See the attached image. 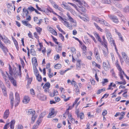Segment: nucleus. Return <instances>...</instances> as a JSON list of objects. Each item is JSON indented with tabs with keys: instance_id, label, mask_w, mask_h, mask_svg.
I'll return each instance as SVG.
<instances>
[{
	"instance_id": "052dcab7",
	"label": "nucleus",
	"mask_w": 129,
	"mask_h": 129,
	"mask_svg": "<svg viewBox=\"0 0 129 129\" xmlns=\"http://www.w3.org/2000/svg\"><path fill=\"white\" fill-rule=\"evenodd\" d=\"M71 52L73 54H75L76 53V50L75 48L74 47H72L71 48Z\"/></svg>"
},
{
	"instance_id": "de8ad7c7",
	"label": "nucleus",
	"mask_w": 129,
	"mask_h": 129,
	"mask_svg": "<svg viewBox=\"0 0 129 129\" xmlns=\"http://www.w3.org/2000/svg\"><path fill=\"white\" fill-rule=\"evenodd\" d=\"M2 89L3 92V93L4 95L5 96H7V92H6V87L3 88Z\"/></svg>"
},
{
	"instance_id": "c85d7f7f",
	"label": "nucleus",
	"mask_w": 129,
	"mask_h": 129,
	"mask_svg": "<svg viewBox=\"0 0 129 129\" xmlns=\"http://www.w3.org/2000/svg\"><path fill=\"white\" fill-rule=\"evenodd\" d=\"M94 24L95 27L98 30L101 31V32H103V30L98 25V24L96 23H94Z\"/></svg>"
},
{
	"instance_id": "49530a36",
	"label": "nucleus",
	"mask_w": 129,
	"mask_h": 129,
	"mask_svg": "<svg viewBox=\"0 0 129 129\" xmlns=\"http://www.w3.org/2000/svg\"><path fill=\"white\" fill-rule=\"evenodd\" d=\"M61 97L62 98L64 99V101L65 102H67L69 100L70 97H69L67 98V99H66V96L65 95H64L63 94H62L61 96Z\"/></svg>"
},
{
	"instance_id": "dca6fc26",
	"label": "nucleus",
	"mask_w": 129,
	"mask_h": 129,
	"mask_svg": "<svg viewBox=\"0 0 129 129\" xmlns=\"http://www.w3.org/2000/svg\"><path fill=\"white\" fill-rule=\"evenodd\" d=\"M54 109L53 108H52L51 112L49 113L48 116V118H51L53 117L54 116H53V115L54 114Z\"/></svg>"
},
{
	"instance_id": "a19ab883",
	"label": "nucleus",
	"mask_w": 129,
	"mask_h": 129,
	"mask_svg": "<svg viewBox=\"0 0 129 129\" xmlns=\"http://www.w3.org/2000/svg\"><path fill=\"white\" fill-rule=\"evenodd\" d=\"M37 80L39 82H41L42 80V78L41 76L39 74L36 76Z\"/></svg>"
},
{
	"instance_id": "b1692460",
	"label": "nucleus",
	"mask_w": 129,
	"mask_h": 129,
	"mask_svg": "<svg viewBox=\"0 0 129 129\" xmlns=\"http://www.w3.org/2000/svg\"><path fill=\"white\" fill-rule=\"evenodd\" d=\"M92 64L93 66L95 67H97L99 69H101V66L100 65L97 63L95 61H92Z\"/></svg>"
},
{
	"instance_id": "ddd939ff",
	"label": "nucleus",
	"mask_w": 129,
	"mask_h": 129,
	"mask_svg": "<svg viewBox=\"0 0 129 129\" xmlns=\"http://www.w3.org/2000/svg\"><path fill=\"white\" fill-rule=\"evenodd\" d=\"M10 113L9 110L8 109H6L4 113L3 117L5 119H6L8 117Z\"/></svg>"
},
{
	"instance_id": "1a4fd4ad",
	"label": "nucleus",
	"mask_w": 129,
	"mask_h": 129,
	"mask_svg": "<svg viewBox=\"0 0 129 129\" xmlns=\"http://www.w3.org/2000/svg\"><path fill=\"white\" fill-rule=\"evenodd\" d=\"M9 78L11 83L13 86L15 87L17 86V84L16 80L12 77H9Z\"/></svg>"
},
{
	"instance_id": "a18cd8bd",
	"label": "nucleus",
	"mask_w": 129,
	"mask_h": 129,
	"mask_svg": "<svg viewBox=\"0 0 129 129\" xmlns=\"http://www.w3.org/2000/svg\"><path fill=\"white\" fill-rule=\"evenodd\" d=\"M27 79V85H29L31 83L32 80L33 78H30Z\"/></svg>"
},
{
	"instance_id": "774afa93",
	"label": "nucleus",
	"mask_w": 129,
	"mask_h": 129,
	"mask_svg": "<svg viewBox=\"0 0 129 129\" xmlns=\"http://www.w3.org/2000/svg\"><path fill=\"white\" fill-rule=\"evenodd\" d=\"M59 37L60 38V39H61V40H62V41H64V36H63V35H62V34L60 33L59 34Z\"/></svg>"
},
{
	"instance_id": "bb28decb",
	"label": "nucleus",
	"mask_w": 129,
	"mask_h": 129,
	"mask_svg": "<svg viewBox=\"0 0 129 129\" xmlns=\"http://www.w3.org/2000/svg\"><path fill=\"white\" fill-rule=\"evenodd\" d=\"M15 121V120H12L10 122V128L11 129H14Z\"/></svg>"
},
{
	"instance_id": "5fc2aeb1",
	"label": "nucleus",
	"mask_w": 129,
	"mask_h": 129,
	"mask_svg": "<svg viewBox=\"0 0 129 129\" xmlns=\"http://www.w3.org/2000/svg\"><path fill=\"white\" fill-rule=\"evenodd\" d=\"M9 99L10 100H14L13 94L12 92H11L10 93L9 95Z\"/></svg>"
},
{
	"instance_id": "9d476101",
	"label": "nucleus",
	"mask_w": 129,
	"mask_h": 129,
	"mask_svg": "<svg viewBox=\"0 0 129 129\" xmlns=\"http://www.w3.org/2000/svg\"><path fill=\"white\" fill-rule=\"evenodd\" d=\"M38 97L41 100H46V97L43 94L41 93H39L37 95Z\"/></svg>"
},
{
	"instance_id": "a211bd4d",
	"label": "nucleus",
	"mask_w": 129,
	"mask_h": 129,
	"mask_svg": "<svg viewBox=\"0 0 129 129\" xmlns=\"http://www.w3.org/2000/svg\"><path fill=\"white\" fill-rule=\"evenodd\" d=\"M30 100V98L28 96H25L24 98L23 102L24 103L26 104L28 103Z\"/></svg>"
},
{
	"instance_id": "423d86ee",
	"label": "nucleus",
	"mask_w": 129,
	"mask_h": 129,
	"mask_svg": "<svg viewBox=\"0 0 129 129\" xmlns=\"http://www.w3.org/2000/svg\"><path fill=\"white\" fill-rule=\"evenodd\" d=\"M109 17L112 21L115 23H117L119 22L118 19L116 16L110 15H109Z\"/></svg>"
},
{
	"instance_id": "3c124183",
	"label": "nucleus",
	"mask_w": 129,
	"mask_h": 129,
	"mask_svg": "<svg viewBox=\"0 0 129 129\" xmlns=\"http://www.w3.org/2000/svg\"><path fill=\"white\" fill-rule=\"evenodd\" d=\"M51 37L53 39V40L54 41V42H55V43L59 45V44L60 43H59L57 41V39L52 36Z\"/></svg>"
},
{
	"instance_id": "8fccbe9b",
	"label": "nucleus",
	"mask_w": 129,
	"mask_h": 129,
	"mask_svg": "<svg viewBox=\"0 0 129 129\" xmlns=\"http://www.w3.org/2000/svg\"><path fill=\"white\" fill-rule=\"evenodd\" d=\"M30 93L33 96H35V91L33 89L31 88L30 90Z\"/></svg>"
},
{
	"instance_id": "39448f33",
	"label": "nucleus",
	"mask_w": 129,
	"mask_h": 129,
	"mask_svg": "<svg viewBox=\"0 0 129 129\" xmlns=\"http://www.w3.org/2000/svg\"><path fill=\"white\" fill-rule=\"evenodd\" d=\"M107 62L104 61L103 62V67L104 69L106 71L108 69L109 67V66L110 65L109 62L108 60H107Z\"/></svg>"
},
{
	"instance_id": "2f4dec72",
	"label": "nucleus",
	"mask_w": 129,
	"mask_h": 129,
	"mask_svg": "<svg viewBox=\"0 0 129 129\" xmlns=\"http://www.w3.org/2000/svg\"><path fill=\"white\" fill-rule=\"evenodd\" d=\"M23 12L24 13L23 14H24V13H25V16H27V14H28L29 13L27 9L26 8L24 7L23 9Z\"/></svg>"
},
{
	"instance_id": "6e6552de",
	"label": "nucleus",
	"mask_w": 129,
	"mask_h": 129,
	"mask_svg": "<svg viewBox=\"0 0 129 129\" xmlns=\"http://www.w3.org/2000/svg\"><path fill=\"white\" fill-rule=\"evenodd\" d=\"M2 76L3 77L6 83H7V85L8 87H10V82L9 81L7 76L3 72H2Z\"/></svg>"
},
{
	"instance_id": "0eeeda50",
	"label": "nucleus",
	"mask_w": 129,
	"mask_h": 129,
	"mask_svg": "<svg viewBox=\"0 0 129 129\" xmlns=\"http://www.w3.org/2000/svg\"><path fill=\"white\" fill-rule=\"evenodd\" d=\"M82 61L81 59H79L77 60L76 63V69L79 70H80L81 67Z\"/></svg>"
},
{
	"instance_id": "864d4df0",
	"label": "nucleus",
	"mask_w": 129,
	"mask_h": 129,
	"mask_svg": "<svg viewBox=\"0 0 129 129\" xmlns=\"http://www.w3.org/2000/svg\"><path fill=\"white\" fill-rule=\"evenodd\" d=\"M105 90V89H101L99 90L96 92V93L97 94H100L103 91H104Z\"/></svg>"
},
{
	"instance_id": "c756f323",
	"label": "nucleus",
	"mask_w": 129,
	"mask_h": 129,
	"mask_svg": "<svg viewBox=\"0 0 129 129\" xmlns=\"http://www.w3.org/2000/svg\"><path fill=\"white\" fill-rule=\"evenodd\" d=\"M109 42H110L111 46H113L114 47L116 50L117 51V49L116 47V46L115 44V42L114 40H113V39L112 41H109Z\"/></svg>"
},
{
	"instance_id": "4468645a",
	"label": "nucleus",
	"mask_w": 129,
	"mask_h": 129,
	"mask_svg": "<svg viewBox=\"0 0 129 129\" xmlns=\"http://www.w3.org/2000/svg\"><path fill=\"white\" fill-rule=\"evenodd\" d=\"M94 34L96 39L99 41L100 43H102V41L99 35L96 32H94Z\"/></svg>"
},
{
	"instance_id": "4d7b16f0",
	"label": "nucleus",
	"mask_w": 129,
	"mask_h": 129,
	"mask_svg": "<svg viewBox=\"0 0 129 129\" xmlns=\"http://www.w3.org/2000/svg\"><path fill=\"white\" fill-rule=\"evenodd\" d=\"M73 83H72V85H74L75 88V89H79L78 85L76 84V82L75 81H73Z\"/></svg>"
},
{
	"instance_id": "412c9836",
	"label": "nucleus",
	"mask_w": 129,
	"mask_h": 129,
	"mask_svg": "<svg viewBox=\"0 0 129 129\" xmlns=\"http://www.w3.org/2000/svg\"><path fill=\"white\" fill-rule=\"evenodd\" d=\"M35 113V111L31 109L28 110V114L29 115H31L32 116L34 115Z\"/></svg>"
},
{
	"instance_id": "2eb2a0df",
	"label": "nucleus",
	"mask_w": 129,
	"mask_h": 129,
	"mask_svg": "<svg viewBox=\"0 0 129 129\" xmlns=\"http://www.w3.org/2000/svg\"><path fill=\"white\" fill-rule=\"evenodd\" d=\"M78 7L79 8H78L77 9L78 12H80L81 11L83 12H86V10L85 8L81 6V5H80V6H78Z\"/></svg>"
},
{
	"instance_id": "4be33fe9",
	"label": "nucleus",
	"mask_w": 129,
	"mask_h": 129,
	"mask_svg": "<svg viewBox=\"0 0 129 129\" xmlns=\"http://www.w3.org/2000/svg\"><path fill=\"white\" fill-rule=\"evenodd\" d=\"M106 36L109 41H112L113 38H112V36L110 33L107 32V33Z\"/></svg>"
},
{
	"instance_id": "7ed1b4c3",
	"label": "nucleus",
	"mask_w": 129,
	"mask_h": 129,
	"mask_svg": "<svg viewBox=\"0 0 129 129\" xmlns=\"http://www.w3.org/2000/svg\"><path fill=\"white\" fill-rule=\"evenodd\" d=\"M15 107H16L20 103V98L19 94L17 92L15 93Z\"/></svg>"
},
{
	"instance_id": "6ab92c4d",
	"label": "nucleus",
	"mask_w": 129,
	"mask_h": 129,
	"mask_svg": "<svg viewBox=\"0 0 129 129\" xmlns=\"http://www.w3.org/2000/svg\"><path fill=\"white\" fill-rule=\"evenodd\" d=\"M115 32L118 35L119 40L121 41L122 42H123L124 40L121 36V34L117 31V30L116 29H115Z\"/></svg>"
},
{
	"instance_id": "6e6d98bb",
	"label": "nucleus",
	"mask_w": 129,
	"mask_h": 129,
	"mask_svg": "<svg viewBox=\"0 0 129 129\" xmlns=\"http://www.w3.org/2000/svg\"><path fill=\"white\" fill-rule=\"evenodd\" d=\"M14 42L17 49L18 50L19 47H18V42L15 39L14 40Z\"/></svg>"
},
{
	"instance_id": "20e7f679",
	"label": "nucleus",
	"mask_w": 129,
	"mask_h": 129,
	"mask_svg": "<svg viewBox=\"0 0 129 129\" xmlns=\"http://www.w3.org/2000/svg\"><path fill=\"white\" fill-rule=\"evenodd\" d=\"M122 57L124 59L126 63H129V58L127 54L124 52L121 53Z\"/></svg>"
},
{
	"instance_id": "7c9ffc66",
	"label": "nucleus",
	"mask_w": 129,
	"mask_h": 129,
	"mask_svg": "<svg viewBox=\"0 0 129 129\" xmlns=\"http://www.w3.org/2000/svg\"><path fill=\"white\" fill-rule=\"evenodd\" d=\"M43 19H38L37 20H34V22L36 23L39 25H40L41 24L42 22L43 21Z\"/></svg>"
},
{
	"instance_id": "aec40b11",
	"label": "nucleus",
	"mask_w": 129,
	"mask_h": 129,
	"mask_svg": "<svg viewBox=\"0 0 129 129\" xmlns=\"http://www.w3.org/2000/svg\"><path fill=\"white\" fill-rule=\"evenodd\" d=\"M67 15L69 18V20L70 21V22H72L75 23V25L76 26V21L75 20H74L70 16L69 14L67 13Z\"/></svg>"
},
{
	"instance_id": "13d9d810",
	"label": "nucleus",
	"mask_w": 129,
	"mask_h": 129,
	"mask_svg": "<svg viewBox=\"0 0 129 129\" xmlns=\"http://www.w3.org/2000/svg\"><path fill=\"white\" fill-rule=\"evenodd\" d=\"M16 129H23V127L22 125L19 124L17 126Z\"/></svg>"
},
{
	"instance_id": "c03bdc74",
	"label": "nucleus",
	"mask_w": 129,
	"mask_h": 129,
	"mask_svg": "<svg viewBox=\"0 0 129 129\" xmlns=\"http://www.w3.org/2000/svg\"><path fill=\"white\" fill-rule=\"evenodd\" d=\"M32 62L33 64H36L37 63V59L36 57H34L32 59Z\"/></svg>"
},
{
	"instance_id": "ea45409f",
	"label": "nucleus",
	"mask_w": 129,
	"mask_h": 129,
	"mask_svg": "<svg viewBox=\"0 0 129 129\" xmlns=\"http://www.w3.org/2000/svg\"><path fill=\"white\" fill-rule=\"evenodd\" d=\"M34 69V73L35 75H36V76L38 75L39 74V72L38 70L36 67H35V68Z\"/></svg>"
},
{
	"instance_id": "0e129e2a",
	"label": "nucleus",
	"mask_w": 129,
	"mask_h": 129,
	"mask_svg": "<svg viewBox=\"0 0 129 129\" xmlns=\"http://www.w3.org/2000/svg\"><path fill=\"white\" fill-rule=\"evenodd\" d=\"M0 86L2 89L5 87L4 84L2 81L0 80Z\"/></svg>"
},
{
	"instance_id": "69168bd1",
	"label": "nucleus",
	"mask_w": 129,
	"mask_h": 129,
	"mask_svg": "<svg viewBox=\"0 0 129 129\" xmlns=\"http://www.w3.org/2000/svg\"><path fill=\"white\" fill-rule=\"evenodd\" d=\"M102 24L104 25H105L106 26H107L109 27L110 26L109 24L105 20H104V22Z\"/></svg>"
},
{
	"instance_id": "c9c22d12",
	"label": "nucleus",
	"mask_w": 129,
	"mask_h": 129,
	"mask_svg": "<svg viewBox=\"0 0 129 129\" xmlns=\"http://www.w3.org/2000/svg\"><path fill=\"white\" fill-rule=\"evenodd\" d=\"M50 87V83L48 82L46 83H45L44 85L43 86V88H49Z\"/></svg>"
},
{
	"instance_id": "e433bc0d",
	"label": "nucleus",
	"mask_w": 129,
	"mask_h": 129,
	"mask_svg": "<svg viewBox=\"0 0 129 129\" xmlns=\"http://www.w3.org/2000/svg\"><path fill=\"white\" fill-rule=\"evenodd\" d=\"M103 80V81L102 82V83L103 86H104L106 85L105 83L108 82V80L107 79H104Z\"/></svg>"
},
{
	"instance_id": "09e8293b",
	"label": "nucleus",
	"mask_w": 129,
	"mask_h": 129,
	"mask_svg": "<svg viewBox=\"0 0 129 129\" xmlns=\"http://www.w3.org/2000/svg\"><path fill=\"white\" fill-rule=\"evenodd\" d=\"M101 44L103 45L105 47L108 49L107 48V44L106 42H103L102 41V43H101Z\"/></svg>"
},
{
	"instance_id": "a878e982",
	"label": "nucleus",
	"mask_w": 129,
	"mask_h": 129,
	"mask_svg": "<svg viewBox=\"0 0 129 129\" xmlns=\"http://www.w3.org/2000/svg\"><path fill=\"white\" fill-rule=\"evenodd\" d=\"M119 73L120 79H123V75L125 74L124 71L122 70L119 71Z\"/></svg>"
},
{
	"instance_id": "f03ea898",
	"label": "nucleus",
	"mask_w": 129,
	"mask_h": 129,
	"mask_svg": "<svg viewBox=\"0 0 129 129\" xmlns=\"http://www.w3.org/2000/svg\"><path fill=\"white\" fill-rule=\"evenodd\" d=\"M92 19L93 20L95 21L96 22L102 24L104 20L103 19L94 16H92Z\"/></svg>"
},
{
	"instance_id": "603ef678",
	"label": "nucleus",
	"mask_w": 129,
	"mask_h": 129,
	"mask_svg": "<svg viewBox=\"0 0 129 129\" xmlns=\"http://www.w3.org/2000/svg\"><path fill=\"white\" fill-rule=\"evenodd\" d=\"M123 11L125 12H129V7L127 6L126 7L123 9Z\"/></svg>"
},
{
	"instance_id": "473e14b6",
	"label": "nucleus",
	"mask_w": 129,
	"mask_h": 129,
	"mask_svg": "<svg viewBox=\"0 0 129 129\" xmlns=\"http://www.w3.org/2000/svg\"><path fill=\"white\" fill-rule=\"evenodd\" d=\"M115 64L116 67L117 68L118 70L119 71L122 70L121 67L118 63V60H117Z\"/></svg>"
},
{
	"instance_id": "58836bf2",
	"label": "nucleus",
	"mask_w": 129,
	"mask_h": 129,
	"mask_svg": "<svg viewBox=\"0 0 129 129\" xmlns=\"http://www.w3.org/2000/svg\"><path fill=\"white\" fill-rule=\"evenodd\" d=\"M102 2L103 3L108 4L111 3V0H102Z\"/></svg>"
},
{
	"instance_id": "f3484780",
	"label": "nucleus",
	"mask_w": 129,
	"mask_h": 129,
	"mask_svg": "<svg viewBox=\"0 0 129 129\" xmlns=\"http://www.w3.org/2000/svg\"><path fill=\"white\" fill-rule=\"evenodd\" d=\"M96 60L99 62H101L102 60L100 58L99 53L94 54Z\"/></svg>"
},
{
	"instance_id": "79ce46f5",
	"label": "nucleus",
	"mask_w": 129,
	"mask_h": 129,
	"mask_svg": "<svg viewBox=\"0 0 129 129\" xmlns=\"http://www.w3.org/2000/svg\"><path fill=\"white\" fill-rule=\"evenodd\" d=\"M61 67V65L60 64H57L54 67L56 69H60Z\"/></svg>"
},
{
	"instance_id": "f704fd0d",
	"label": "nucleus",
	"mask_w": 129,
	"mask_h": 129,
	"mask_svg": "<svg viewBox=\"0 0 129 129\" xmlns=\"http://www.w3.org/2000/svg\"><path fill=\"white\" fill-rule=\"evenodd\" d=\"M35 29L37 32L38 33L39 35H40L41 34V32L42 31V29L38 26L36 27Z\"/></svg>"
},
{
	"instance_id": "cd10ccee",
	"label": "nucleus",
	"mask_w": 129,
	"mask_h": 129,
	"mask_svg": "<svg viewBox=\"0 0 129 129\" xmlns=\"http://www.w3.org/2000/svg\"><path fill=\"white\" fill-rule=\"evenodd\" d=\"M88 53L89 56H86V58L88 60H91L92 59L91 56L92 55V53L91 51H90L88 52Z\"/></svg>"
},
{
	"instance_id": "f257e3e1",
	"label": "nucleus",
	"mask_w": 129,
	"mask_h": 129,
	"mask_svg": "<svg viewBox=\"0 0 129 129\" xmlns=\"http://www.w3.org/2000/svg\"><path fill=\"white\" fill-rule=\"evenodd\" d=\"M59 19L64 25L69 29H72V27L71 26L69 23L66 21V19L63 18L61 16H59Z\"/></svg>"
},
{
	"instance_id": "393cba45",
	"label": "nucleus",
	"mask_w": 129,
	"mask_h": 129,
	"mask_svg": "<svg viewBox=\"0 0 129 129\" xmlns=\"http://www.w3.org/2000/svg\"><path fill=\"white\" fill-rule=\"evenodd\" d=\"M1 39L5 43H8L10 42L7 38L5 36H4L3 37L2 36V38H1Z\"/></svg>"
},
{
	"instance_id": "4c0bfd02",
	"label": "nucleus",
	"mask_w": 129,
	"mask_h": 129,
	"mask_svg": "<svg viewBox=\"0 0 129 129\" xmlns=\"http://www.w3.org/2000/svg\"><path fill=\"white\" fill-rule=\"evenodd\" d=\"M121 79L123 81L122 82H119L117 81L116 82H117L118 84H122L123 85H125L126 83V82L125 80L124 79V78H123V79Z\"/></svg>"
},
{
	"instance_id": "5701e85b",
	"label": "nucleus",
	"mask_w": 129,
	"mask_h": 129,
	"mask_svg": "<svg viewBox=\"0 0 129 129\" xmlns=\"http://www.w3.org/2000/svg\"><path fill=\"white\" fill-rule=\"evenodd\" d=\"M53 6V7L56 9H58V10L61 11H62V9L61 7H59L56 4V3H55V4H54Z\"/></svg>"
},
{
	"instance_id": "72a5a7b5",
	"label": "nucleus",
	"mask_w": 129,
	"mask_h": 129,
	"mask_svg": "<svg viewBox=\"0 0 129 129\" xmlns=\"http://www.w3.org/2000/svg\"><path fill=\"white\" fill-rule=\"evenodd\" d=\"M30 53L33 56H36V52L34 49H31Z\"/></svg>"
},
{
	"instance_id": "bf43d9fd",
	"label": "nucleus",
	"mask_w": 129,
	"mask_h": 129,
	"mask_svg": "<svg viewBox=\"0 0 129 129\" xmlns=\"http://www.w3.org/2000/svg\"><path fill=\"white\" fill-rule=\"evenodd\" d=\"M60 58V56L58 54H56L55 55L54 57V59L55 60H57L59 59Z\"/></svg>"
},
{
	"instance_id": "9b49d317",
	"label": "nucleus",
	"mask_w": 129,
	"mask_h": 129,
	"mask_svg": "<svg viewBox=\"0 0 129 129\" xmlns=\"http://www.w3.org/2000/svg\"><path fill=\"white\" fill-rule=\"evenodd\" d=\"M28 21H25L24 20L22 21V24L24 25L27 27H28L30 28H32V25L28 22Z\"/></svg>"
},
{
	"instance_id": "f8f14e48",
	"label": "nucleus",
	"mask_w": 129,
	"mask_h": 129,
	"mask_svg": "<svg viewBox=\"0 0 129 129\" xmlns=\"http://www.w3.org/2000/svg\"><path fill=\"white\" fill-rule=\"evenodd\" d=\"M0 46L4 53H6L8 52V50L7 48L4 45V44H2V42L0 43Z\"/></svg>"
},
{
	"instance_id": "37998d69",
	"label": "nucleus",
	"mask_w": 129,
	"mask_h": 129,
	"mask_svg": "<svg viewBox=\"0 0 129 129\" xmlns=\"http://www.w3.org/2000/svg\"><path fill=\"white\" fill-rule=\"evenodd\" d=\"M62 50V47L60 46H59L58 47H56V50L57 52L58 53H60L61 52Z\"/></svg>"
},
{
	"instance_id": "e2e57ef3",
	"label": "nucleus",
	"mask_w": 129,
	"mask_h": 129,
	"mask_svg": "<svg viewBox=\"0 0 129 129\" xmlns=\"http://www.w3.org/2000/svg\"><path fill=\"white\" fill-rule=\"evenodd\" d=\"M46 114V112H43L40 115V118H42L45 116Z\"/></svg>"
},
{
	"instance_id": "338daca9",
	"label": "nucleus",
	"mask_w": 129,
	"mask_h": 129,
	"mask_svg": "<svg viewBox=\"0 0 129 129\" xmlns=\"http://www.w3.org/2000/svg\"><path fill=\"white\" fill-rule=\"evenodd\" d=\"M9 123H8L6 124L5 125L3 129H7L9 127Z\"/></svg>"
},
{
	"instance_id": "680f3d73",
	"label": "nucleus",
	"mask_w": 129,
	"mask_h": 129,
	"mask_svg": "<svg viewBox=\"0 0 129 129\" xmlns=\"http://www.w3.org/2000/svg\"><path fill=\"white\" fill-rule=\"evenodd\" d=\"M115 6L119 8H121L122 7V5L119 3H117L115 4Z\"/></svg>"
}]
</instances>
